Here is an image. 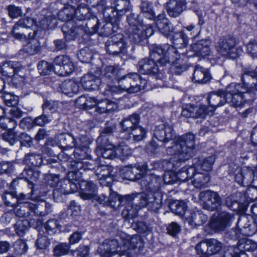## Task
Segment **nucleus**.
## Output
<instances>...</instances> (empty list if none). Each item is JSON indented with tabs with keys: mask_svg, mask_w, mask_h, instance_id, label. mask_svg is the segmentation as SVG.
Here are the masks:
<instances>
[{
	"mask_svg": "<svg viewBox=\"0 0 257 257\" xmlns=\"http://www.w3.org/2000/svg\"><path fill=\"white\" fill-rule=\"evenodd\" d=\"M150 58H145L141 59L138 63L139 72L142 74L155 75L157 79L164 80L166 75L163 72V69L160 70L157 64L160 67L167 64H177L180 55L176 48L168 44L154 45L151 49Z\"/></svg>",
	"mask_w": 257,
	"mask_h": 257,
	"instance_id": "obj_1",
	"label": "nucleus"
},
{
	"mask_svg": "<svg viewBox=\"0 0 257 257\" xmlns=\"http://www.w3.org/2000/svg\"><path fill=\"white\" fill-rule=\"evenodd\" d=\"M194 148L195 136L190 133L182 135L176 142L172 143L171 146L166 149L167 154L172 156L171 161L163 160L159 162H154L152 163L153 168L144 163L140 167L141 171L146 172L158 167H161L165 172L175 170L179 163L184 162L192 157Z\"/></svg>",
	"mask_w": 257,
	"mask_h": 257,
	"instance_id": "obj_2",
	"label": "nucleus"
},
{
	"mask_svg": "<svg viewBox=\"0 0 257 257\" xmlns=\"http://www.w3.org/2000/svg\"><path fill=\"white\" fill-rule=\"evenodd\" d=\"M72 7L74 17L72 20L65 23L62 27L64 36L68 41L74 40L78 36H82L87 33L90 28L94 30L98 29V20L95 17L92 18V20L96 22V24L90 26L91 21L89 19L92 15L85 5H78L76 9L75 6Z\"/></svg>",
	"mask_w": 257,
	"mask_h": 257,
	"instance_id": "obj_3",
	"label": "nucleus"
},
{
	"mask_svg": "<svg viewBox=\"0 0 257 257\" xmlns=\"http://www.w3.org/2000/svg\"><path fill=\"white\" fill-rule=\"evenodd\" d=\"M133 200L140 208L147 207L156 212L161 207L162 194L160 192L134 194Z\"/></svg>",
	"mask_w": 257,
	"mask_h": 257,
	"instance_id": "obj_4",
	"label": "nucleus"
},
{
	"mask_svg": "<svg viewBox=\"0 0 257 257\" xmlns=\"http://www.w3.org/2000/svg\"><path fill=\"white\" fill-rule=\"evenodd\" d=\"M118 83L125 91L134 93L146 89L147 82L145 80H142L137 73H130L121 76Z\"/></svg>",
	"mask_w": 257,
	"mask_h": 257,
	"instance_id": "obj_5",
	"label": "nucleus"
},
{
	"mask_svg": "<svg viewBox=\"0 0 257 257\" xmlns=\"http://www.w3.org/2000/svg\"><path fill=\"white\" fill-rule=\"evenodd\" d=\"M217 52L222 56L234 59L240 52L236 47V41L233 37H227L220 39L216 46Z\"/></svg>",
	"mask_w": 257,
	"mask_h": 257,
	"instance_id": "obj_6",
	"label": "nucleus"
},
{
	"mask_svg": "<svg viewBox=\"0 0 257 257\" xmlns=\"http://www.w3.org/2000/svg\"><path fill=\"white\" fill-rule=\"evenodd\" d=\"M128 31V38L130 41L141 45H143L154 32L152 27L144 24L134 28H129Z\"/></svg>",
	"mask_w": 257,
	"mask_h": 257,
	"instance_id": "obj_7",
	"label": "nucleus"
},
{
	"mask_svg": "<svg viewBox=\"0 0 257 257\" xmlns=\"http://www.w3.org/2000/svg\"><path fill=\"white\" fill-rule=\"evenodd\" d=\"M131 8L130 0H114L112 8L104 9L103 15L109 17L111 20H120Z\"/></svg>",
	"mask_w": 257,
	"mask_h": 257,
	"instance_id": "obj_8",
	"label": "nucleus"
},
{
	"mask_svg": "<svg viewBox=\"0 0 257 257\" xmlns=\"http://www.w3.org/2000/svg\"><path fill=\"white\" fill-rule=\"evenodd\" d=\"M127 44L124 41L123 35L118 33L109 38L105 43L107 52L112 55H117L125 52Z\"/></svg>",
	"mask_w": 257,
	"mask_h": 257,
	"instance_id": "obj_9",
	"label": "nucleus"
},
{
	"mask_svg": "<svg viewBox=\"0 0 257 257\" xmlns=\"http://www.w3.org/2000/svg\"><path fill=\"white\" fill-rule=\"evenodd\" d=\"M199 198L203 202L204 208L209 210H218L221 204V199L219 195L211 190L201 192Z\"/></svg>",
	"mask_w": 257,
	"mask_h": 257,
	"instance_id": "obj_10",
	"label": "nucleus"
},
{
	"mask_svg": "<svg viewBox=\"0 0 257 257\" xmlns=\"http://www.w3.org/2000/svg\"><path fill=\"white\" fill-rule=\"evenodd\" d=\"M113 169L111 166L104 165L97 166L95 169L94 172L101 186L111 185V182L115 179V178L117 176L115 172L112 173Z\"/></svg>",
	"mask_w": 257,
	"mask_h": 257,
	"instance_id": "obj_11",
	"label": "nucleus"
},
{
	"mask_svg": "<svg viewBox=\"0 0 257 257\" xmlns=\"http://www.w3.org/2000/svg\"><path fill=\"white\" fill-rule=\"evenodd\" d=\"M233 219V215L226 212H222L217 216L212 217L210 221V227L215 232L221 231L230 225Z\"/></svg>",
	"mask_w": 257,
	"mask_h": 257,
	"instance_id": "obj_12",
	"label": "nucleus"
},
{
	"mask_svg": "<svg viewBox=\"0 0 257 257\" xmlns=\"http://www.w3.org/2000/svg\"><path fill=\"white\" fill-rule=\"evenodd\" d=\"M211 41L208 39H202L197 41L190 46L191 50L185 52L188 57L197 56L205 57L209 55L211 51L210 45Z\"/></svg>",
	"mask_w": 257,
	"mask_h": 257,
	"instance_id": "obj_13",
	"label": "nucleus"
},
{
	"mask_svg": "<svg viewBox=\"0 0 257 257\" xmlns=\"http://www.w3.org/2000/svg\"><path fill=\"white\" fill-rule=\"evenodd\" d=\"M37 24V21L31 18L26 17L19 20L14 26L12 33L16 39L25 41L26 40V36L21 33V30L24 28H30Z\"/></svg>",
	"mask_w": 257,
	"mask_h": 257,
	"instance_id": "obj_14",
	"label": "nucleus"
},
{
	"mask_svg": "<svg viewBox=\"0 0 257 257\" xmlns=\"http://www.w3.org/2000/svg\"><path fill=\"white\" fill-rule=\"evenodd\" d=\"M154 137L160 142L167 143L176 137V134L172 125L162 124L158 125L154 130Z\"/></svg>",
	"mask_w": 257,
	"mask_h": 257,
	"instance_id": "obj_15",
	"label": "nucleus"
},
{
	"mask_svg": "<svg viewBox=\"0 0 257 257\" xmlns=\"http://www.w3.org/2000/svg\"><path fill=\"white\" fill-rule=\"evenodd\" d=\"M162 179L161 177L150 174L146 175L142 178L140 183L141 186L145 187L148 193H154L160 192Z\"/></svg>",
	"mask_w": 257,
	"mask_h": 257,
	"instance_id": "obj_16",
	"label": "nucleus"
},
{
	"mask_svg": "<svg viewBox=\"0 0 257 257\" xmlns=\"http://www.w3.org/2000/svg\"><path fill=\"white\" fill-rule=\"evenodd\" d=\"M231 87H234L236 90V91L233 90H229V92H231L232 93L228 94V99H231V105L235 107H241L245 103V100L244 99L243 93H245L244 90L246 91H251L250 90L246 88V89L244 88H241V90H239V88L241 87L239 84L232 83L229 86V89Z\"/></svg>",
	"mask_w": 257,
	"mask_h": 257,
	"instance_id": "obj_17",
	"label": "nucleus"
},
{
	"mask_svg": "<svg viewBox=\"0 0 257 257\" xmlns=\"http://www.w3.org/2000/svg\"><path fill=\"white\" fill-rule=\"evenodd\" d=\"M116 127L115 123L107 121L105 126L100 130V135L96 140L97 144H106L107 143L113 142V133L115 131Z\"/></svg>",
	"mask_w": 257,
	"mask_h": 257,
	"instance_id": "obj_18",
	"label": "nucleus"
},
{
	"mask_svg": "<svg viewBox=\"0 0 257 257\" xmlns=\"http://www.w3.org/2000/svg\"><path fill=\"white\" fill-rule=\"evenodd\" d=\"M254 171L253 169L244 167L235 174V180L240 185L248 186L253 181Z\"/></svg>",
	"mask_w": 257,
	"mask_h": 257,
	"instance_id": "obj_19",
	"label": "nucleus"
},
{
	"mask_svg": "<svg viewBox=\"0 0 257 257\" xmlns=\"http://www.w3.org/2000/svg\"><path fill=\"white\" fill-rule=\"evenodd\" d=\"M186 5L185 0H169L165 4V8L170 17L176 18L186 10Z\"/></svg>",
	"mask_w": 257,
	"mask_h": 257,
	"instance_id": "obj_20",
	"label": "nucleus"
},
{
	"mask_svg": "<svg viewBox=\"0 0 257 257\" xmlns=\"http://www.w3.org/2000/svg\"><path fill=\"white\" fill-rule=\"evenodd\" d=\"M207 100L209 104V107L213 112L218 107L223 105L228 101V95L224 91H221L217 92H211L207 97Z\"/></svg>",
	"mask_w": 257,
	"mask_h": 257,
	"instance_id": "obj_21",
	"label": "nucleus"
},
{
	"mask_svg": "<svg viewBox=\"0 0 257 257\" xmlns=\"http://www.w3.org/2000/svg\"><path fill=\"white\" fill-rule=\"evenodd\" d=\"M102 79L107 83L115 81L118 82L120 76V69L117 65H108L104 67L101 71Z\"/></svg>",
	"mask_w": 257,
	"mask_h": 257,
	"instance_id": "obj_22",
	"label": "nucleus"
},
{
	"mask_svg": "<svg viewBox=\"0 0 257 257\" xmlns=\"http://www.w3.org/2000/svg\"><path fill=\"white\" fill-rule=\"evenodd\" d=\"M140 116L138 113H134L127 117L123 118L120 122L122 128V132L120 135L122 138V135L128 133L139 125Z\"/></svg>",
	"mask_w": 257,
	"mask_h": 257,
	"instance_id": "obj_23",
	"label": "nucleus"
},
{
	"mask_svg": "<svg viewBox=\"0 0 257 257\" xmlns=\"http://www.w3.org/2000/svg\"><path fill=\"white\" fill-rule=\"evenodd\" d=\"M155 21L156 25L161 33L167 38L172 37L173 34V27L171 26V23L164 14L159 15Z\"/></svg>",
	"mask_w": 257,
	"mask_h": 257,
	"instance_id": "obj_24",
	"label": "nucleus"
},
{
	"mask_svg": "<svg viewBox=\"0 0 257 257\" xmlns=\"http://www.w3.org/2000/svg\"><path fill=\"white\" fill-rule=\"evenodd\" d=\"M32 213L33 216H45L53 211L51 204L44 201H38L36 203L31 202Z\"/></svg>",
	"mask_w": 257,
	"mask_h": 257,
	"instance_id": "obj_25",
	"label": "nucleus"
},
{
	"mask_svg": "<svg viewBox=\"0 0 257 257\" xmlns=\"http://www.w3.org/2000/svg\"><path fill=\"white\" fill-rule=\"evenodd\" d=\"M123 248L122 244L119 243L116 239H105L102 244L99 245L97 251L99 252L100 256L103 257L104 253L108 254L116 251L118 249Z\"/></svg>",
	"mask_w": 257,
	"mask_h": 257,
	"instance_id": "obj_26",
	"label": "nucleus"
},
{
	"mask_svg": "<svg viewBox=\"0 0 257 257\" xmlns=\"http://www.w3.org/2000/svg\"><path fill=\"white\" fill-rule=\"evenodd\" d=\"M211 76L209 70L202 66L197 65L194 70L192 80L194 83L205 84L209 82Z\"/></svg>",
	"mask_w": 257,
	"mask_h": 257,
	"instance_id": "obj_27",
	"label": "nucleus"
},
{
	"mask_svg": "<svg viewBox=\"0 0 257 257\" xmlns=\"http://www.w3.org/2000/svg\"><path fill=\"white\" fill-rule=\"evenodd\" d=\"M97 155L104 159H113L116 158L115 149L113 142L106 144H97L96 148Z\"/></svg>",
	"mask_w": 257,
	"mask_h": 257,
	"instance_id": "obj_28",
	"label": "nucleus"
},
{
	"mask_svg": "<svg viewBox=\"0 0 257 257\" xmlns=\"http://www.w3.org/2000/svg\"><path fill=\"white\" fill-rule=\"evenodd\" d=\"M146 137V131L140 125L128 133L122 135V138L132 143H136L144 140Z\"/></svg>",
	"mask_w": 257,
	"mask_h": 257,
	"instance_id": "obj_29",
	"label": "nucleus"
},
{
	"mask_svg": "<svg viewBox=\"0 0 257 257\" xmlns=\"http://www.w3.org/2000/svg\"><path fill=\"white\" fill-rule=\"evenodd\" d=\"M214 160V158L212 156H209L205 158H194L193 160V165L195 168L196 172L201 170L208 172L211 170Z\"/></svg>",
	"mask_w": 257,
	"mask_h": 257,
	"instance_id": "obj_30",
	"label": "nucleus"
},
{
	"mask_svg": "<svg viewBox=\"0 0 257 257\" xmlns=\"http://www.w3.org/2000/svg\"><path fill=\"white\" fill-rule=\"evenodd\" d=\"M81 82L84 89L87 90H94L98 88L101 80L92 73H88L81 78Z\"/></svg>",
	"mask_w": 257,
	"mask_h": 257,
	"instance_id": "obj_31",
	"label": "nucleus"
},
{
	"mask_svg": "<svg viewBox=\"0 0 257 257\" xmlns=\"http://www.w3.org/2000/svg\"><path fill=\"white\" fill-rule=\"evenodd\" d=\"M59 146L65 149H71L76 145H79V142H81V139H75L68 134H61L57 137Z\"/></svg>",
	"mask_w": 257,
	"mask_h": 257,
	"instance_id": "obj_32",
	"label": "nucleus"
},
{
	"mask_svg": "<svg viewBox=\"0 0 257 257\" xmlns=\"http://www.w3.org/2000/svg\"><path fill=\"white\" fill-rule=\"evenodd\" d=\"M252 222H256L252 221H249L248 220L247 217L243 216L239 217L237 221V228L232 229L228 233V235L231 236L232 239L237 240L240 237V235L245 236L242 232V229L245 226H247L249 224H252Z\"/></svg>",
	"mask_w": 257,
	"mask_h": 257,
	"instance_id": "obj_33",
	"label": "nucleus"
},
{
	"mask_svg": "<svg viewBox=\"0 0 257 257\" xmlns=\"http://www.w3.org/2000/svg\"><path fill=\"white\" fill-rule=\"evenodd\" d=\"M69 181H62L58 184L53 190V198L57 202H63L66 195L70 193V190L67 189V185Z\"/></svg>",
	"mask_w": 257,
	"mask_h": 257,
	"instance_id": "obj_34",
	"label": "nucleus"
},
{
	"mask_svg": "<svg viewBox=\"0 0 257 257\" xmlns=\"http://www.w3.org/2000/svg\"><path fill=\"white\" fill-rule=\"evenodd\" d=\"M23 68L24 67L17 62H5L1 66V72L4 76H13L20 68Z\"/></svg>",
	"mask_w": 257,
	"mask_h": 257,
	"instance_id": "obj_35",
	"label": "nucleus"
},
{
	"mask_svg": "<svg viewBox=\"0 0 257 257\" xmlns=\"http://www.w3.org/2000/svg\"><path fill=\"white\" fill-rule=\"evenodd\" d=\"M31 205L30 202H20L14 209L15 216L20 218L32 217Z\"/></svg>",
	"mask_w": 257,
	"mask_h": 257,
	"instance_id": "obj_36",
	"label": "nucleus"
},
{
	"mask_svg": "<svg viewBox=\"0 0 257 257\" xmlns=\"http://www.w3.org/2000/svg\"><path fill=\"white\" fill-rule=\"evenodd\" d=\"M108 20V22L104 24L100 29L101 34L105 37H108L118 29V23L120 20H111L110 18L103 15Z\"/></svg>",
	"mask_w": 257,
	"mask_h": 257,
	"instance_id": "obj_37",
	"label": "nucleus"
},
{
	"mask_svg": "<svg viewBox=\"0 0 257 257\" xmlns=\"http://www.w3.org/2000/svg\"><path fill=\"white\" fill-rule=\"evenodd\" d=\"M121 205H125L124 208L122 211L121 214L126 219H133L135 218L138 214V210L140 209L139 206L134 203L132 199L126 202H123V204Z\"/></svg>",
	"mask_w": 257,
	"mask_h": 257,
	"instance_id": "obj_38",
	"label": "nucleus"
},
{
	"mask_svg": "<svg viewBox=\"0 0 257 257\" xmlns=\"http://www.w3.org/2000/svg\"><path fill=\"white\" fill-rule=\"evenodd\" d=\"M97 187L96 185L91 181H87L85 187L82 191L80 196L83 200H90L96 198Z\"/></svg>",
	"mask_w": 257,
	"mask_h": 257,
	"instance_id": "obj_39",
	"label": "nucleus"
},
{
	"mask_svg": "<svg viewBox=\"0 0 257 257\" xmlns=\"http://www.w3.org/2000/svg\"><path fill=\"white\" fill-rule=\"evenodd\" d=\"M59 88L62 93L70 96L73 94H76L79 91L78 84L72 80H67L62 82Z\"/></svg>",
	"mask_w": 257,
	"mask_h": 257,
	"instance_id": "obj_40",
	"label": "nucleus"
},
{
	"mask_svg": "<svg viewBox=\"0 0 257 257\" xmlns=\"http://www.w3.org/2000/svg\"><path fill=\"white\" fill-rule=\"evenodd\" d=\"M187 217L189 223L193 227L202 225L206 222L208 219L207 215L200 211L190 213Z\"/></svg>",
	"mask_w": 257,
	"mask_h": 257,
	"instance_id": "obj_41",
	"label": "nucleus"
},
{
	"mask_svg": "<svg viewBox=\"0 0 257 257\" xmlns=\"http://www.w3.org/2000/svg\"><path fill=\"white\" fill-rule=\"evenodd\" d=\"M192 183L195 187L202 188L206 186L210 180L208 174L200 171L196 172L193 176Z\"/></svg>",
	"mask_w": 257,
	"mask_h": 257,
	"instance_id": "obj_42",
	"label": "nucleus"
},
{
	"mask_svg": "<svg viewBox=\"0 0 257 257\" xmlns=\"http://www.w3.org/2000/svg\"><path fill=\"white\" fill-rule=\"evenodd\" d=\"M195 172L196 170L193 165L190 166L183 167L177 173L178 179L182 182L187 181L193 178Z\"/></svg>",
	"mask_w": 257,
	"mask_h": 257,
	"instance_id": "obj_43",
	"label": "nucleus"
},
{
	"mask_svg": "<svg viewBox=\"0 0 257 257\" xmlns=\"http://www.w3.org/2000/svg\"><path fill=\"white\" fill-rule=\"evenodd\" d=\"M23 161L25 164L31 167H39L43 163L41 155L34 153L26 154Z\"/></svg>",
	"mask_w": 257,
	"mask_h": 257,
	"instance_id": "obj_44",
	"label": "nucleus"
},
{
	"mask_svg": "<svg viewBox=\"0 0 257 257\" xmlns=\"http://www.w3.org/2000/svg\"><path fill=\"white\" fill-rule=\"evenodd\" d=\"M141 13L149 20H155V13L152 3L148 1H142L140 5Z\"/></svg>",
	"mask_w": 257,
	"mask_h": 257,
	"instance_id": "obj_45",
	"label": "nucleus"
},
{
	"mask_svg": "<svg viewBox=\"0 0 257 257\" xmlns=\"http://www.w3.org/2000/svg\"><path fill=\"white\" fill-rule=\"evenodd\" d=\"M120 238L122 240L124 239L122 246H125V249L128 252L130 249H135L137 247L138 241L140 239L137 236H131L125 234H121Z\"/></svg>",
	"mask_w": 257,
	"mask_h": 257,
	"instance_id": "obj_46",
	"label": "nucleus"
},
{
	"mask_svg": "<svg viewBox=\"0 0 257 257\" xmlns=\"http://www.w3.org/2000/svg\"><path fill=\"white\" fill-rule=\"evenodd\" d=\"M26 70L25 67L20 68L19 71L16 72L12 78L11 83L16 87H20L23 86L25 82Z\"/></svg>",
	"mask_w": 257,
	"mask_h": 257,
	"instance_id": "obj_47",
	"label": "nucleus"
},
{
	"mask_svg": "<svg viewBox=\"0 0 257 257\" xmlns=\"http://www.w3.org/2000/svg\"><path fill=\"white\" fill-rule=\"evenodd\" d=\"M237 248L240 253H243V252L245 251H254L257 248V244L250 239H242L238 241Z\"/></svg>",
	"mask_w": 257,
	"mask_h": 257,
	"instance_id": "obj_48",
	"label": "nucleus"
},
{
	"mask_svg": "<svg viewBox=\"0 0 257 257\" xmlns=\"http://www.w3.org/2000/svg\"><path fill=\"white\" fill-rule=\"evenodd\" d=\"M55 20V18L52 15L42 16L39 22L37 21L35 26L40 27L43 29H51L55 25V22H53Z\"/></svg>",
	"mask_w": 257,
	"mask_h": 257,
	"instance_id": "obj_49",
	"label": "nucleus"
},
{
	"mask_svg": "<svg viewBox=\"0 0 257 257\" xmlns=\"http://www.w3.org/2000/svg\"><path fill=\"white\" fill-rule=\"evenodd\" d=\"M70 246L68 243L59 242L53 248V255L55 257H61L68 254Z\"/></svg>",
	"mask_w": 257,
	"mask_h": 257,
	"instance_id": "obj_50",
	"label": "nucleus"
},
{
	"mask_svg": "<svg viewBox=\"0 0 257 257\" xmlns=\"http://www.w3.org/2000/svg\"><path fill=\"white\" fill-rule=\"evenodd\" d=\"M87 146V143H82L81 141L79 142V145L74 147V155L77 160H83L87 157L88 148Z\"/></svg>",
	"mask_w": 257,
	"mask_h": 257,
	"instance_id": "obj_51",
	"label": "nucleus"
},
{
	"mask_svg": "<svg viewBox=\"0 0 257 257\" xmlns=\"http://www.w3.org/2000/svg\"><path fill=\"white\" fill-rule=\"evenodd\" d=\"M51 244V240L45 235L39 236L35 242L37 248L43 252L49 250V246Z\"/></svg>",
	"mask_w": 257,
	"mask_h": 257,
	"instance_id": "obj_52",
	"label": "nucleus"
},
{
	"mask_svg": "<svg viewBox=\"0 0 257 257\" xmlns=\"http://www.w3.org/2000/svg\"><path fill=\"white\" fill-rule=\"evenodd\" d=\"M23 178L28 183H33L36 181L40 176V172L37 170H34L32 169H24L22 173Z\"/></svg>",
	"mask_w": 257,
	"mask_h": 257,
	"instance_id": "obj_53",
	"label": "nucleus"
},
{
	"mask_svg": "<svg viewBox=\"0 0 257 257\" xmlns=\"http://www.w3.org/2000/svg\"><path fill=\"white\" fill-rule=\"evenodd\" d=\"M207 245V253L209 254H215L221 249L222 244L217 240L211 238L206 239Z\"/></svg>",
	"mask_w": 257,
	"mask_h": 257,
	"instance_id": "obj_54",
	"label": "nucleus"
},
{
	"mask_svg": "<svg viewBox=\"0 0 257 257\" xmlns=\"http://www.w3.org/2000/svg\"><path fill=\"white\" fill-rule=\"evenodd\" d=\"M74 67L72 62H70L65 66H54L55 73L60 76H65L71 74L74 70Z\"/></svg>",
	"mask_w": 257,
	"mask_h": 257,
	"instance_id": "obj_55",
	"label": "nucleus"
},
{
	"mask_svg": "<svg viewBox=\"0 0 257 257\" xmlns=\"http://www.w3.org/2000/svg\"><path fill=\"white\" fill-rule=\"evenodd\" d=\"M116 158H119L121 160H124L130 156L132 152L127 146L123 144H120L117 147H115Z\"/></svg>",
	"mask_w": 257,
	"mask_h": 257,
	"instance_id": "obj_56",
	"label": "nucleus"
},
{
	"mask_svg": "<svg viewBox=\"0 0 257 257\" xmlns=\"http://www.w3.org/2000/svg\"><path fill=\"white\" fill-rule=\"evenodd\" d=\"M134 195V194H132L131 195H126L123 196H120L119 195L116 194L115 193H111L110 194L109 196L108 197L110 200L109 206H113L114 205V203H115L116 200L119 201L120 205L123 204V202L124 201L126 202L127 201L131 200V199L133 200Z\"/></svg>",
	"mask_w": 257,
	"mask_h": 257,
	"instance_id": "obj_57",
	"label": "nucleus"
},
{
	"mask_svg": "<svg viewBox=\"0 0 257 257\" xmlns=\"http://www.w3.org/2000/svg\"><path fill=\"white\" fill-rule=\"evenodd\" d=\"M41 47L38 41L33 40L29 42L24 47L25 52L30 55H34L40 52Z\"/></svg>",
	"mask_w": 257,
	"mask_h": 257,
	"instance_id": "obj_58",
	"label": "nucleus"
},
{
	"mask_svg": "<svg viewBox=\"0 0 257 257\" xmlns=\"http://www.w3.org/2000/svg\"><path fill=\"white\" fill-rule=\"evenodd\" d=\"M77 57L81 62L89 63L92 58L93 53L89 47H86L80 50Z\"/></svg>",
	"mask_w": 257,
	"mask_h": 257,
	"instance_id": "obj_59",
	"label": "nucleus"
},
{
	"mask_svg": "<svg viewBox=\"0 0 257 257\" xmlns=\"http://www.w3.org/2000/svg\"><path fill=\"white\" fill-rule=\"evenodd\" d=\"M70 165L72 171L69 172L68 176L69 177H72V179H73V176H76V174L78 173V171L81 170H84L85 161L79 160H75L71 162Z\"/></svg>",
	"mask_w": 257,
	"mask_h": 257,
	"instance_id": "obj_60",
	"label": "nucleus"
},
{
	"mask_svg": "<svg viewBox=\"0 0 257 257\" xmlns=\"http://www.w3.org/2000/svg\"><path fill=\"white\" fill-rule=\"evenodd\" d=\"M187 206L184 202H176L171 205L172 211L178 215L183 216L186 210Z\"/></svg>",
	"mask_w": 257,
	"mask_h": 257,
	"instance_id": "obj_61",
	"label": "nucleus"
},
{
	"mask_svg": "<svg viewBox=\"0 0 257 257\" xmlns=\"http://www.w3.org/2000/svg\"><path fill=\"white\" fill-rule=\"evenodd\" d=\"M58 107V101L53 100H45L42 106L43 111L49 114L55 112Z\"/></svg>",
	"mask_w": 257,
	"mask_h": 257,
	"instance_id": "obj_62",
	"label": "nucleus"
},
{
	"mask_svg": "<svg viewBox=\"0 0 257 257\" xmlns=\"http://www.w3.org/2000/svg\"><path fill=\"white\" fill-rule=\"evenodd\" d=\"M132 227L134 229L140 233L150 232L152 231V227L144 221H138L132 223Z\"/></svg>",
	"mask_w": 257,
	"mask_h": 257,
	"instance_id": "obj_63",
	"label": "nucleus"
},
{
	"mask_svg": "<svg viewBox=\"0 0 257 257\" xmlns=\"http://www.w3.org/2000/svg\"><path fill=\"white\" fill-rule=\"evenodd\" d=\"M29 221L27 220H19L15 224L17 234L22 236L28 228Z\"/></svg>",
	"mask_w": 257,
	"mask_h": 257,
	"instance_id": "obj_64",
	"label": "nucleus"
}]
</instances>
